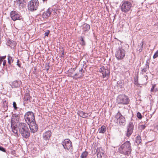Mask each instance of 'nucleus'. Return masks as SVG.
<instances>
[{
    "instance_id": "44",
    "label": "nucleus",
    "mask_w": 158,
    "mask_h": 158,
    "mask_svg": "<svg viewBox=\"0 0 158 158\" xmlns=\"http://www.w3.org/2000/svg\"><path fill=\"white\" fill-rule=\"evenodd\" d=\"M44 2H46L48 0H42Z\"/></svg>"
},
{
    "instance_id": "23",
    "label": "nucleus",
    "mask_w": 158,
    "mask_h": 158,
    "mask_svg": "<svg viewBox=\"0 0 158 158\" xmlns=\"http://www.w3.org/2000/svg\"><path fill=\"white\" fill-rule=\"evenodd\" d=\"M11 127L12 128V130L13 133L16 134L18 136V131L16 129L17 127H15L13 125L11 124Z\"/></svg>"
},
{
    "instance_id": "13",
    "label": "nucleus",
    "mask_w": 158,
    "mask_h": 158,
    "mask_svg": "<svg viewBox=\"0 0 158 158\" xmlns=\"http://www.w3.org/2000/svg\"><path fill=\"white\" fill-rule=\"evenodd\" d=\"M30 129L31 132L33 133H35L37 131L38 129V126L36 123V122L28 124Z\"/></svg>"
},
{
    "instance_id": "43",
    "label": "nucleus",
    "mask_w": 158,
    "mask_h": 158,
    "mask_svg": "<svg viewBox=\"0 0 158 158\" xmlns=\"http://www.w3.org/2000/svg\"><path fill=\"white\" fill-rule=\"evenodd\" d=\"M146 126H145V125H142V129H144L145 127Z\"/></svg>"
},
{
    "instance_id": "2",
    "label": "nucleus",
    "mask_w": 158,
    "mask_h": 158,
    "mask_svg": "<svg viewBox=\"0 0 158 158\" xmlns=\"http://www.w3.org/2000/svg\"><path fill=\"white\" fill-rule=\"evenodd\" d=\"M131 144L128 141L122 144L119 148L120 153L127 156L131 154Z\"/></svg>"
},
{
    "instance_id": "26",
    "label": "nucleus",
    "mask_w": 158,
    "mask_h": 158,
    "mask_svg": "<svg viewBox=\"0 0 158 158\" xmlns=\"http://www.w3.org/2000/svg\"><path fill=\"white\" fill-rule=\"evenodd\" d=\"M82 69L81 68V69L79 70V73H76V74H75L74 76L75 77V76H78V75H79V77H82L83 76V75H82Z\"/></svg>"
},
{
    "instance_id": "35",
    "label": "nucleus",
    "mask_w": 158,
    "mask_h": 158,
    "mask_svg": "<svg viewBox=\"0 0 158 158\" xmlns=\"http://www.w3.org/2000/svg\"><path fill=\"white\" fill-rule=\"evenodd\" d=\"M79 114H80V115L81 116L83 117L84 115L85 114V113L82 111H80L79 112Z\"/></svg>"
},
{
    "instance_id": "20",
    "label": "nucleus",
    "mask_w": 158,
    "mask_h": 158,
    "mask_svg": "<svg viewBox=\"0 0 158 158\" xmlns=\"http://www.w3.org/2000/svg\"><path fill=\"white\" fill-rule=\"evenodd\" d=\"M16 45V42L12 40H9L7 41V45L10 46L11 47H15Z\"/></svg>"
},
{
    "instance_id": "41",
    "label": "nucleus",
    "mask_w": 158,
    "mask_h": 158,
    "mask_svg": "<svg viewBox=\"0 0 158 158\" xmlns=\"http://www.w3.org/2000/svg\"><path fill=\"white\" fill-rule=\"evenodd\" d=\"M0 57L3 60L4 59L6 58V56H1Z\"/></svg>"
},
{
    "instance_id": "4",
    "label": "nucleus",
    "mask_w": 158,
    "mask_h": 158,
    "mask_svg": "<svg viewBox=\"0 0 158 158\" xmlns=\"http://www.w3.org/2000/svg\"><path fill=\"white\" fill-rule=\"evenodd\" d=\"M24 118L28 124L35 121L34 114L31 111L27 112L24 116Z\"/></svg>"
},
{
    "instance_id": "6",
    "label": "nucleus",
    "mask_w": 158,
    "mask_h": 158,
    "mask_svg": "<svg viewBox=\"0 0 158 158\" xmlns=\"http://www.w3.org/2000/svg\"><path fill=\"white\" fill-rule=\"evenodd\" d=\"M39 5V2L37 0H32L29 2L28 8L29 10L33 11L37 10Z\"/></svg>"
},
{
    "instance_id": "31",
    "label": "nucleus",
    "mask_w": 158,
    "mask_h": 158,
    "mask_svg": "<svg viewBox=\"0 0 158 158\" xmlns=\"http://www.w3.org/2000/svg\"><path fill=\"white\" fill-rule=\"evenodd\" d=\"M137 116L139 119H141L142 118V116L141 113L138 112L137 114Z\"/></svg>"
},
{
    "instance_id": "36",
    "label": "nucleus",
    "mask_w": 158,
    "mask_h": 158,
    "mask_svg": "<svg viewBox=\"0 0 158 158\" xmlns=\"http://www.w3.org/2000/svg\"><path fill=\"white\" fill-rule=\"evenodd\" d=\"M156 86V85L154 84H152V87L151 89V92H153L154 89Z\"/></svg>"
},
{
    "instance_id": "33",
    "label": "nucleus",
    "mask_w": 158,
    "mask_h": 158,
    "mask_svg": "<svg viewBox=\"0 0 158 158\" xmlns=\"http://www.w3.org/2000/svg\"><path fill=\"white\" fill-rule=\"evenodd\" d=\"M13 105L14 109L15 110H16L18 108L16 106L17 104H16V103L15 102H13Z\"/></svg>"
},
{
    "instance_id": "28",
    "label": "nucleus",
    "mask_w": 158,
    "mask_h": 158,
    "mask_svg": "<svg viewBox=\"0 0 158 158\" xmlns=\"http://www.w3.org/2000/svg\"><path fill=\"white\" fill-rule=\"evenodd\" d=\"M88 154V152L86 151L84 152L81 154V158H86Z\"/></svg>"
},
{
    "instance_id": "1",
    "label": "nucleus",
    "mask_w": 158,
    "mask_h": 158,
    "mask_svg": "<svg viewBox=\"0 0 158 158\" xmlns=\"http://www.w3.org/2000/svg\"><path fill=\"white\" fill-rule=\"evenodd\" d=\"M19 132L22 136L27 139L30 136V134L29 130L27 125L25 123H19L18 125Z\"/></svg>"
},
{
    "instance_id": "17",
    "label": "nucleus",
    "mask_w": 158,
    "mask_h": 158,
    "mask_svg": "<svg viewBox=\"0 0 158 158\" xmlns=\"http://www.w3.org/2000/svg\"><path fill=\"white\" fill-rule=\"evenodd\" d=\"M96 153L98 158H102L104 155V152L102 148H97Z\"/></svg>"
},
{
    "instance_id": "29",
    "label": "nucleus",
    "mask_w": 158,
    "mask_h": 158,
    "mask_svg": "<svg viewBox=\"0 0 158 158\" xmlns=\"http://www.w3.org/2000/svg\"><path fill=\"white\" fill-rule=\"evenodd\" d=\"M30 99V97L29 95L25 96L24 98V100L25 101H28Z\"/></svg>"
},
{
    "instance_id": "5",
    "label": "nucleus",
    "mask_w": 158,
    "mask_h": 158,
    "mask_svg": "<svg viewBox=\"0 0 158 158\" xmlns=\"http://www.w3.org/2000/svg\"><path fill=\"white\" fill-rule=\"evenodd\" d=\"M114 121L117 124L120 125H124L126 120L125 117L118 112L115 115Z\"/></svg>"
},
{
    "instance_id": "9",
    "label": "nucleus",
    "mask_w": 158,
    "mask_h": 158,
    "mask_svg": "<svg viewBox=\"0 0 158 158\" xmlns=\"http://www.w3.org/2000/svg\"><path fill=\"white\" fill-rule=\"evenodd\" d=\"M125 55L124 50L122 48H119V49L116 52L115 56L118 60H121L123 58Z\"/></svg>"
},
{
    "instance_id": "32",
    "label": "nucleus",
    "mask_w": 158,
    "mask_h": 158,
    "mask_svg": "<svg viewBox=\"0 0 158 158\" xmlns=\"http://www.w3.org/2000/svg\"><path fill=\"white\" fill-rule=\"evenodd\" d=\"M158 56V50L156 51V52L154 54L153 56V58L155 59L157 58Z\"/></svg>"
},
{
    "instance_id": "8",
    "label": "nucleus",
    "mask_w": 158,
    "mask_h": 158,
    "mask_svg": "<svg viewBox=\"0 0 158 158\" xmlns=\"http://www.w3.org/2000/svg\"><path fill=\"white\" fill-rule=\"evenodd\" d=\"M62 145L65 149H67L71 152H73V148L72 146V142L69 139H65L62 143Z\"/></svg>"
},
{
    "instance_id": "12",
    "label": "nucleus",
    "mask_w": 158,
    "mask_h": 158,
    "mask_svg": "<svg viewBox=\"0 0 158 158\" xmlns=\"http://www.w3.org/2000/svg\"><path fill=\"white\" fill-rule=\"evenodd\" d=\"M127 131L126 132V135L128 137H130L133 132L134 125L132 122H130L127 127Z\"/></svg>"
},
{
    "instance_id": "42",
    "label": "nucleus",
    "mask_w": 158,
    "mask_h": 158,
    "mask_svg": "<svg viewBox=\"0 0 158 158\" xmlns=\"http://www.w3.org/2000/svg\"><path fill=\"white\" fill-rule=\"evenodd\" d=\"M64 52H63L61 54V57H64Z\"/></svg>"
},
{
    "instance_id": "25",
    "label": "nucleus",
    "mask_w": 158,
    "mask_h": 158,
    "mask_svg": "<svg viewBox=\"0 0 158 158\" xmlns=\"http://www.w3.org/2000/svg\"><path fill=\"white\" fill-rule=\"evenodd\" d=\"M143 42H142L140 44V46H139L137 48V50L139 52H141L143 48Z\"/></svg>"
},
{
    "instance_id": "34",
    "label": "nucleus",
    "mask_w": 158,
    "mask_h": 158,
    "mask_svg": "<svg viewBox=\"0 0 158 158\" xmlns=\"http://www.w3.org/2000/svg\"><path fill=\"white\" fill-rule=\"evenodd\" d=\"M14 117H15L16 118L19 119V118L20 115L19 114H14L13 115Z\"/></svg>"
},
{
    "instance_id": "15",
    "label": "nucleus",
    "mask_w": 158,
    "mask_h": 158,
    "mask_svg": "<svg viewBox=\"0 0 158 158\" xmlns=\"http://www.w3.org/2000/svg\"><path fill=\"white\" fill-rule=\"evenodd\" d=\"M21 84L22 82L21 81L15 80L12 83L11 86L13 88H16L19 87Z\"/></svg>"
},
{
    "instance_id": "18",
    "label": "nucleus",
    "mask_w": 158,
    "mask_h": 158,
    "mask_svg": "<svg viewBox=\"0 0 158 158\" xmlns=\"http://www.w3.org/2000/svg\"><path fill=\"white\" fill-rule=\"evenodd\" d=\"M51 10L50 9H48L46 12H44L43 14L44 18H46L50 16L51 13Z\"/></svg>"
},
{
    "instance_id": "37",
    "label": "nucleus",
    "mask_w": 158,
    "mask_h": 158,
    "mask_svg": "<svg viewBox=\"0 0 158 158\" xmlns=\"http://www.w3.org/2000/svg\"><path fill=\"white\" fill-rule=\"evenodd\" d=\"M0 151L3 152H6L5 149L1 146H0Z\"/></svg>"
},
{
    "instance_id": "30",
    "label": "nucleus",
    "mask_w": 158,
    "mask_h": 158,
    "mask_svg": "<svg viewBox=\"0 0 158 158\" xmlns=\"http://www.w3.org/2000/svg\"><path fill=\"white\" fill-rule=\"evenodd\" d=\"M81 42H80V43L81 45H85V41L84 40L83 37L82 36L81 37Z\"/></svg>"
},
{
    "instance_id": "39",
    "label": "nucleus",
    "mask_w": 158,
    "mask_h": 158,
    "mask_svg": "<svg viewBox=\"0 0 158 158\" xmlns=\"http://www.w3.org/2000/svg\"><path fill=\"white\" fill-rule=\"evenodd\" d=\"M17 65H18L19 68L21 67V64L19 63V60H18L17 61Z\"/></svg>"
},
{
    "instance_id": "38",
    "label": "nucleus",
    "mask_w": 158,
    "mask_h": 158,
    "mask_svg": "<svg viewBox=\"0 0 158 158\" xmlns=\"http://www.w3.org/2000/svg\"><path fill=\"white\" fill-rule=\"evenodd\" d=\"M49 33V30H47L44 33L45 36H48Z\"/></svg>"
},
{
    "instance_id": "24",
    "label": "nucleus",
    "mask_w": 158,
    "mask_h": 158,
    "mask_svg": "<svg viewBox=\"0 0 158 158\" xmlns=\"http://www.w3.org/2000/svg\"><path fill=\"white\" fill-rule=\"evenodd\" d=\"M13 61L12 57L10 56V55H8V66L10 65L11 63L13 62Z\"/></svg>"
},
{
    "instance_id": "3",
    "label": "nucleus",
    "mask_w": 158,
    "mask_h": 158,
    "mask_svg": "<svg viewBox=\"0 0 158 158\" xmlns=\"http://www.w3.org/2000/svg\"><path fill=\"white\" fill-rule=\"evenodd\" d=\"M116 101L118 104L127 105L129 103L130 100L128 97L125 95L120 94L117 97Z\"/></svg>"
},
{
    "instance_id": "14",
    "label": "nucleus",
    "mask_w": 158,
    "mask_h": 158,
    "mask_svg": "<svg viewBox=\"0 0 158 158\" xmlns=\"http://www.w3.org/2000/svg\"><path fill=\"white\" fill-rule=\"evenodd\" d=\"M52 133L50 131H48L45 132L43 134V138L44 140H48L50 137Z\"/></svg>"
},
{
    "instance_id": "16",
    "label": "nucleus",
    "mask_w": 158,
    "mask_h": 158,
    "mask_svg": "<svg viewBox=\"0 0 158 158\" xmlns=\"http://www.w3.org/2000/svg\"><path fill=\"white\" fill-rule=\"evenodd\" d=\"M17 4L20 8L24 7L26 3L27 0H17Z\"/></svg>"
},
{
    "instance_id": "40",
    "label": "nucleus",
    "mask_w": 158,
    "mask_h": 158,
    "mask_svg": "<svg viewBox=\"0 0 158 158\" xmlns=\"http://www.w3.org/2000/svg\"><path fill=\"white\" fill-rule=\"evenodd\" d=\"M6 60H3V65L4 66L6 65Z\"/></svg>"
},
{
    "instance_id": "11",
    "label": "nucleus",
    "mask_w": 158,
    "mask_h": 158,
    "mask_svg": "<svg viewBox=\"0 0 158 158\" xmlns=\"http://www.w3.org/2000/svg\"><path fill=\"white\" fill-rule=\"evenodd\" d=\"M10 16L12 19L14 21L20 20L21 17L18 12L14 10L10 12Z\"/></svg>"
},
{
    "instance_id": "7",
    "label": "nucleus",
    "mask_w": 158,
    "mask_h": 158,
    "mask_svg": "<svg viewBox=\"0 0 158 158\" xmlns=\"http://www.w3.org/2000/svg\"><path fill=\"white\" fill-rule=\"evenodd\" d=\"M132 6L131 2L128 1L123 2L121 6V9L122 11L126 13L129 11Z\"/></svg>"
},
{
    "instance_id": "22",
    "label": "nucleus",
    "mask_w": 158,
    "mask_h": 158,
    "mask_svg": "<svg viewBox=\"0 0 158 158\" xmlns=\"http://www.w3.org/2000/svg\"><path fill=\"white\" fill-rule=\"evenodd\" d=\"M106 127L104 125L102 126L98 129V131L100 133H104L106 131Z\"/></svg>"
},
{
    "instance_id": "10",
    "label": "nucleus",
    "mask_w": 158,
    "mask_h": 158,
    "mask_svg": "<svg viewBox=\"0 0 158 158\" xmlns=\"http://www.w3.org/2000/svg\"><path fill=\"white\" fill-rule=\"evenodd\" d=\"M99 71L102 73L103 78L109 76L110 70L107 67H106V68L104 66L102 67L99 69Z\"/></svg>"
},
{
    "instance_id": "19",
    "label": "nucleus",
    "mask_w": 158,
    "mask_h": 158,
    "mask_svg": "<svg viewBox=\"0 0 158 158\" xmlns=\"http://www.w3.org/2000/svg\"><path fill=\"white\" fill-rule=\"evenodd\" d=\"M82 28L84 32H87L89 31L90 29V26L87 23H85L83 24Z\"/></svg>"
},
{
    "instance_id": "21",
    "label": "nucleus",
    "mask_w": 158,
    "mask_h": 158,
    "mask_svg": "<svg viewBox=\"0 0 158 158\" xmlns=\"http://www.w3.org/2000/svg\"><path fill=\"white\" fill-rule=\"evenodd\" d=\"M149 65L147 61L144 68L142 70L141 73L142 74L146 73L149 69Z\"/></svg>"
},
{
    "instance_id": "27",
    "label": "nucleus",
    "mask_w": 158,
    "mask_h": 158,
    "mask_svg": "<svg viewBox=\"0 0 158 158\" xmlns=\"http://www.w3.org/2000/svg\"><path fill=\"white\" fill-rule=\"evenodd\" d=\"M141 141V138L140 136H138L136 138L135 142L137 144H139Z\"/></svg>"
}]
</instances>
